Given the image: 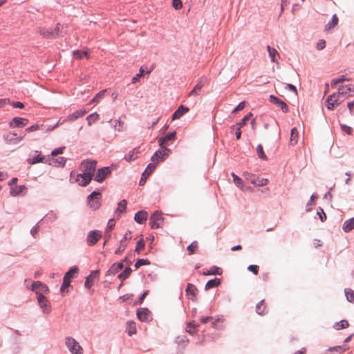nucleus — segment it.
Instances as JSON below:
<instances>
[{"label":"nucleus","instance_id":"f257e3e1","mask_svg":"<svg viewBox=\"0 0 354 354\" xmlns=\"http://www.w3.org/2000/svg\"><path fill=\"white\" fill-rule=\"evenodd\" d=\"M102 194L98 191H94L90 194L87 197V203L91 209L93 210L97 209L100 205V200Z\"/></svg>","mask_w":354,"mask_h":354},{"label":"nucleus","instance_id":"f03ea898","mask_svg":"<svg viewBox=\"0 0 354 354\" xmlns=\"http://www.w3.org/2000/svg\"><path fill=\"white\" fill-rule=\"evenodd\" d=\"M65 344L70 352L73 354H82V348L80 344L73 337H67L65 339Z\"/></svg>","mask_w":354,"mask_h":354},{"label":"nucleus","instance_id":"7ed1b4c3","mask_svg":"<svg viewBox=\"0 0 354 354\" xmlns=\"http://www.w3.org/2000/svg\"><path fill=\"white\" fill-rule=\"evenodd\" d=\"M97 161L95 160H84L81 162L82 174L93 175L96 169Z\"/></svg>","mask_w":354,"mask_h":354},{"label":"nucleus","instance_id":"20e7f679","mask_svg":"<svg viewBox=\"0 0 354 354\" xmlns=\"http://www.w3.org/2000/svg\"><path fill=\"white\" fill-rule=\"evenodd\" d=\"M78 270L79 269L77 266H73L65 273L63 277V283L60 288L61 290H63L64 288H66L70 286L71 280L73 277V274L77 273Z\"/></svg>","mask_w":354,"mask_h":354},{"label":"nucleus","instance_id":"39448f33","mask_svg":"<svg viewBox=\"0 0 354 354\" xmlns=\"http://www.w3.org/2000/svg\"><path fill=\"white\" fill-rule=\"evenodd\" d=\"M37 299L43 313L45 314H49L51 311V306L48 299L43 294H38Z\"/></svg>","mask_w":354,"mask_h":354},{"label":"nucleus","instance_id":"423d86ee","mask_svg":"<svg viewBox=\"0 0 354 354\" xmlns=\"http://www.w3.org/2000/svg\"><path fill=\"white\" fill-rule=\"evenodd\" d=\"M162 214L158 212H156L152 214L149 218V225L152 229H158L160 227L161 223L162 222Z\"/></svg>","mask_w":354,"mask_h":354},{"label":"nucleus","instance_id":"0eeeda50","mask_svg":"<svg viewBox=\"0 0 354 354\" xmlns=\"http://www.w3.org/2000/svg\"><path fill=\"white\" fill-rule=\"evenodd\" d=\"M102 237V232L100 230L90 231L86 237V242L88 245H94Z\"/></svg>","mask_w":354,"mask_h":354},{"label":"nucleus","instance_id":"6e6552de","mask_svg":"<svg viewBox=\"0 0 354 354\" xmlns=\"http://www.w3.org/2000/svg\"><path fill=\"white\" fill-rule=\"evenodd\" d=\"M137 317L141 322H149L151 319V313L147 308H140L137 310Z\"/></svg>","mask_w":354,"mask_h":354},{"label":"nucleus","instance_id":"1a4fd4ad","mask_svg":"<svg viewBox=\"0 0 354 354\" xmlns=\"http://www.w3.org/2000/svg\"><path fill=\"white\" fill-rule=\"evenodd\" d=\"M111 169L110 167H104L99 169L94 177V179L97 183H102L106 178L110 175Z\"/></svg>","mask_w":354,"mask_h":354},{"label":"nucleus","instance_id":"9d476101","mask_svg":"<svg viewBox=\"0 0 354 354\" xmlns=\"http://www.w3.org/2000/svg\"><path fill=\"white\" fill-rule=\"evenodd\" d=\"M31 290L35 291L38 296V294L48 293L49 289L48 286L39 281H34L31 285Z\"/></svg>","mask_w":354,"mask_h":354},{"label":"nucleus","instance_id":"9b49d317","mask_svg":"<svg viewBox=\"0 0 354 354\" xmlns=\"http://www.w3.org/2000/svg\"><path fill=\"white\" fill-rule=\"evenodd\" d=\"M207 82V78L205 76H202L198 80L197 84L194 86L193 89L189 93L188 96H196L199 95L201 88Z\"/></svg>","mask_w":354,"mask_h":354},{"label":"nucleus","instance_id":"f8f14e48","mask_svg":"<svg viewBox=\"0 0 354 354\" xmlns=\"http://www.w3.org/2000/svg\"><path fill=\"white\" fill-rule=\"evenodd\" d=\"M338 95H342L345 97L354 96V86L352 84L339 86L338 87Z\"/></svg>","mask_w":354,"mask_h":354},{"label":"nucleus","instance_id":"ddd939ff","mask_svg":"<svg viewBox=\"0 0 354 354\" xmlns=\"http://www.w3.org/2000/svg\"><path fill=\"white\" fill-rule=\"evenodd\" d=\"M337 94L333 93L329 95L326 99V107L328 110H333L336 106H337L341 101H339V97Z\"/></svg>","mask_w":354,"mask_h":354},{"label":"nucleus","instance_id":"4468645a","mask_svg":"<svg viewBox=\"0 0 354 354\" xmlns=\"http://www.w3.org/2000/svg\"><path fill=\"white\" fill-rule=\"evenodd\" d=\"M131 232L130 231L125 233L123 238L120 240L118 248L115 252V254L120 255L124 251L128 244V241L131 239Z\"/></svg>","mask_w":354,"mask_h":354},{"label":"nucleus","instance_id":"2eb2a0df","mask_svg":"<svg viewBox=\"0 0 354 354\" xmlns=\"http://www.w3.org/2000/svg\"><path fill=\"white\" fill-rule=\"evenodd\" d=\"M270 102L275 104L278 108H279L283 113H286L288 111V105L277 97L273 95H270Z\"/></svg>","mask_w":354,"mask_h":354},{"label":"nucleus","instance_id":"dca6fc26","mask_svg":"<svg viewBox=\"0 0 354 354\" xmlns=\"http://www.w3.org/2000/svg\"><path fill=\"white\" fill-rule=\"evenodd\" d=\"M156 168V165L153 163H149L148 164L147 168L142 173V177L140 180L139 184L140 185H144L145 183L147 178L151 175V174L153 172V171Z\"/></svg>","mask_w":354,"mask_h":354},{"label":"nucleus","instance_id":"f3484780","mask_svg":"<svg viewBox=\"0 0 354 354\" xmlns=\"http://www.w3.org/2000/svg\"><path fill=\"white\" fill-rule=\"evenodd\" d=\"M27 193V187L22 185H15L10 188V195L12 196H17L19 195L24 196Z\"/></svg>","mask_w":354,"mask_h":354},{"label":"nucleus","instance_id":"a211bd4d","mask_svg":"<svg viewBox=\"0 0 354 354\" xmlns=\"http://www.w3.org/2000/svg\"><path fill=\"white\" fill-rule=\"evenodd\" d=\"M100 271L99 270H93L91 272L89 275L86 278L84 286L86 288H90L93 286L94 283V279L99 277Z\"/></svg>","mask_w":354,"mask_h":354},{"label":"nucleus","instance_id":"6ab92c4d","mask_svg":"<svg viewBox=\"0 0 354 354\" xmlns=\"http://www.w3.org/2000/svg\"><path fill=\"white\" fill-rule=\"evenodd\" d=\"M4 139L8 143L17 144L24 139V136H18L17 133L10 132L6 135H4Z\"/></svg>","mask_w":354,"mask_h":354},{"label":"nucleus","instance_id":"aec40b11","mask_svg":"<svg viewBox=\"0 0 354 354\" xmlns=\"http://www.w3.org/2000/svg\"><path fill=\"white\" fill-rule=\"evenodd\" d=\"M28 119L15 117L9 123V125L11 128L23 127H25L28 124Z\"/></svg>","mask_w":354,"mask_h":354},{"label":"nucleus","instance_id":"412c9836","mask_svg":"<svg viewBox=\"0 0 354 354\" xmlns=\"http://www.w3.org/2000/svg\"><path fill=\"white\" fill-rule=\"evenodd\" d=\"M176 132L174 131L173 132L169 133L168 134H167L166 136H165L163 137L159 138L158 141V145L160 147V148H162L163 145H168L167 144L168 141L174 140L176 138Z\"/></svg>","mask_w":354,"mask_h":354},{"label":"nucleus","instance_id":"4be33fe9","mask_svg":"<svg viewBox=\"0 0 354 354\" xmlns=\"http://www.w3.org/2000/svg\"><path fill=\"white\" fill-rule=\"evenodd\" d=\"M124 267L122 262L115 263L106 271V276H113L120 271Z\"/></svg>","mask_w":354,"mask_h":354},{"label":"nucleus","instance_id":"5701e85b","mask_svg":"<svg viewBox=\"0 0 354 354\" xmlns=\"http://www.w3.org/2000/svg\"><path fill=\"white\" fill-rule=\"evenodd\" d=\"M114 226H115L114 220L113 218L109 219L107 223V226L106 227L105 232H104V238L105 241L104 243V245L106 243V242L111 238V232Z\"/></svg>","mask_w":354,"mask_h":354},{"label":"nucleus","instance_id":"b1692460","mask_svg":"<svg viewBox=\"0 0 354 354\" xmlns=\"http://www.w3.org/2000/svg\"><path fill=\"white\" fill-rule=\"evenodd\" d=\"M188 111H189L188 107L183 106V105H180L178 108V109L173 113V115L171 116V120H175L179 119L180 118H181L184 114H185Z\"/></svg>","mask_w":354,"mask_h":354},{"label":"nucleus","instance_id":"393cba45","mask_svg":"<svg viewBox=\"0 0 354 354\" xmlns=\"http://www.w3.org/2000/svg\"><path fill=\"white\" fill-rule=\"evenodd\" d=\"M147 218V212L144 210H140L136 213L134 216V220L139 224H143L145 223Z\"/></svg>","mask_w":354,"mask_h":354},{"label":"nucleus","instance_id":"a878e982","mask_svg":"<svg viewBox=\"0 0 354 354\" xmlns=\"http://www.w3.org/2000/svg\"><path fill=\"white\" fill-rule=\"evenodd\" d=\"M267 50L271 62L277 63V59L280 57L278 51L275 48H272L270 46H267Z\"/></svg>","mask_w":354,"mask_h":354},{"label":"nucleus","instance_id":"bb28decb","mask_svg":"<svg viewBox=\"0 0 354 354\" xmlns=\"http://www.w3.org/2000/svg\"><path fill=\"white\" fill-rule=\"evenodd\" d=\"M86 111L84 109L77 110L72 114L68 115V121H75L78 118L83 117L86 114Z\"/></svg>","mask_w":354,"mask_h":354},{"label":"nucleus","instance_id":"cd10ccee","mask_svg":"<svg viewBox=\"0 0 354 354\" xmlns=\"http://www.w3.org/2000/svg\"><path fill=\"white\" fill-rule=\"evenodd\" d=\"M354 229V218L345 221L342 225V230L344 232H349Z\"/></svg>","mask_w":354,"mask_h":354},{"label":"nucleus","instance_id":"c85d7f7f","mask_svg":"<svg viewBox=\"0 0 354 354\" xmlns=\"http://www.w3.org/2000/svg\"><path fill=\"white\" fill-rule=\"evenodd\" d=\"M93 175L86 174H80L78 175V177L82 178V181L80 183L81 186L85 187L92 180Z\"/></svg>","mask_w":354,"mask_h":354},{"label":"nucleus","instance_id":"c756f323","mask_svg":"<svg viewBox=\"0 0 354 354\" xmlns=\"http://www.w3.org/2000/svg\"><path fill=\"white\" fill-rule=\"evenodd\" d=\"M221 284V279L218 278H214L209 280L205 286V290H209L211 288L218 286Z\"/></svg>","mask_w":354,"mask_h":354},{"label":"nucleus","instance_id":"7c9ffc66","mask_svg":"<svg viewBox=\"0 0 354 354\" xmlns=\"http://www.w3.org/2000/svg\"><path fill=\"white\" fill-rule=\"evenodd\" d=\"M35 153H38L36 157L28 159V162L30 165L36 164L38 162H42L45 160V157L42 156L38 151H35Z\"/></svg>","mask_w":354,"mask_h":354},{"label":"nucleus","instance_id":"2f4dec72","mask_svg":"<svg viewBox=\"0 0 354 354\" xmlns=\"http://www.w3.org/2000/svg\"><path fill=\"white\" fill-rule=\"evenodd\" d=\"M138 153V150L136 148H134L133 150L130 151L127 155H125V160L127 162H131L137 159Z\"/></svg>","mask_w":354,"mask_h":354},{"label":"nucleus","instance_id":"473e14b6","mask_svg":"<svg viewBox=\"0 0 354 354\" xmlns=\"http://www.w3.org/2000/svg\"><path fill=\"white\" fill-rule=\"evenodd\" d=\"M222 269L216 266H213L210 268V269L209 270H207V272H203V274L204 275H214V274H218V275H221L222 274Z\"/></svg>","mask_w":354,"mask_h":354},{"label":"nucleus","instance_id":"72a5a7b5","mask_svg":"<svg viewBox=\"0 0 354 354\" xmlns=\"http://www.w3.org/2000/svg\"><path fill=\"white\" fill-rule=\"evenodd\" d=\"M299 139V133L296 127H293L290 132V144L295 145L297 143Z\"/></svg>","mask_w":354,"mask_h":354},{"label":"nucleus","instance_id":"f704fd0d","mask_svg":"<svg viewBox=\"0 0 354 354\" xmlns=\"http://www.w3.org/2000/svg\"><path fill=\"white\" fill-rule=\"evenodd\" d=\"M338 23V18L336 15H333L330 21L328 22L324 28V30L328 31L335 26H336Z\"/></svg>","mask_w":354,"mask_h":354},{"label":"nucleus","instance_id":"c9c22d12","mask_svg":"<svg viewBox=\"0 0 354 354\" xmlns=\"http://www.w3.org/2000/svg\"><path fill=\"white\" fill-rule=\"evenodd\" d=\"M127 201L125 199L120 201L115 209V214H120L125 212L127 208Z\"/></svg>","mask_w":354,"mask_h":354},{"label":"nucleus","instance_id":"e433bc0d","mask_svg":"<svg viewBox=\"0 0 354 354\" xmlns=\"http://www.w3.org/2000/svg\"><path fill=\"white\" fill-rule=\"evenodd\" d=\"M132 272V269L129 267H127L118 276L120 280L122 281L127 279Z\"/></svg>","mask_w":354,"mask_h":354},{"label":"nucleus","instance_id":"4c0bfd02","mask_svg":"<svg viewBox=\"0 0 354 354\" xmlns=\"http://www.w3.org/2000/svg\"><path fill=\"white\" fill-rule=\"evenodd\" d=\"M151 160L153 162L152 163L156 165L159 162L162 161L164 158L161 156L160 151H156L151 156Z\"/></svg>","mask_w":354,"mask_h":354},{"label":"nucleus","instance_id":"58836bf2","mask_svg":"<svg viewBox=\"0 0 354 354\" xmlns=\"http://www.w3.org/2000/svg\"><path fill=\"white\" fill-rule=\"evenodd\" d=\"M39 33L46 38H54L56 37V33L46 28H40Z\"/></svg>","mask_w":354,"mask_h":354},{"label":"nucleus","instance_id":"ea45409f","mask_svg":"<svg viewBox=\"0 0 354 354\" xmlns=\"http://www.w3.org/2000/svg\"><path fill=\"white\" fill-rule=\"evenodd\" d=\"M266 310V306L264 305V300H261L257 305H256V312L257 314L262 315L265 313Z\"/></svg>","mask_w":354,"mask_h":354},{"label":"nucleus","instance_id":"a19ab883","mask_svg":"<svg viewBox=\"0 0 354 354\" xmlns=\"http://www.w3.org/2000/svg\"><path fill=\"white\" fill-rule=\"evenodd\" d=\"M348 326H349V324H348V321L342 319L340 322L335 323L334 325V328L336 330H339L341 329L346 328L348 327Z\"/></svg>","mask_w":354,"mask_h":354},{"label":"nucleus","instance_id":"79ce46f5","mask_svg":"<svg viewBox=\"0 0 354 354\" xmlns=\"http://www.w3.org/2000/svg\"><path fill=\"white\" fill-rule=\"evenodd\" d=\"M46 221L48 222L53 223L57 219V215L53 211H49L44 216Z\"/></svg>","mask_w":354,"mask_h":354},{"label":"nucleus","instance_id":"37998d69","mask_svg":"<svg viewBox=\"0 0 354 354\" xmlns=\"http://www.w3.org/2000/svg\"><path fill=\"white\" fill-rule=\"evenodd\" d=\"M189 339L186 336H178L176 339V343L178 345H181L183 347H185L188 344Z\"/></svg>","mask_w":354,"mask_h":354},{"label":"nucleus","instance_id":"c03bdc74","mask_svg":"<svg viewBox=\"0 0 354 354\" xmlns=\"http://www.w3.org/2000/svg\"><path fill=\"white\" fill-rule=\"evenodd\" d=\"M197 288L192 283H188L185 292L187 295L196 296Z\"/></svg>","mask_w":354,"mask_h":354},{"label":"nucleus","instance_id":"a18cd8bd","mask_svg":"<svg viewBox=\"0 0 354 354\" xmlns=\"http://www.w3.org/2000/svg\"><path fill=\"white\" fill-rule=\"evenodd\" d=\"M348 349V346H346V345H342V346H335L330 347L328 348V351H336L339 353H342Z\"/></svg>","mask_w":354,"mask_h":354},{"label":"nucleus","instance_id":"49530a36","mask_svg":"<svg viewBox=\"0 0 354 354\" xmlns=\"http://www.w3.org/2000/svg\"><path fill=\"white\" fill-rule=\"evenodd\" d=\"M257 153L259 158L262 160H267V156L263 152V146L261 144H259L257 147Z\"/></svg>","mask_w":354,"mask_h":354},{"label":"nucleus","instance_id":"de8ad7c7","mask_svg":"<svg viewBox=\"0 0 354 354\" xmlns=\"http://www.w3.org/2000/svg\"><path fill=\"white\" fill-rule=\"evenodd\" d=\"M345 295L346 297L347 300L349 302H353L354 301V290H353L351 288H346L344 290Z\"/></svg>","mask_w":354,"mask_h":354},{"label":"nucleus","instance_id":"09e8293b","mask_svg":"<svg viewBox=\"0 0 354 354\" xmlns=\"http://www.w3.org/2000/svg\"><path fill=\"white\" fill-rule=\"evenodd\" d=\"M198 248V242L196 241H193L187 248L189 255L194 254L196 249Z\"/></svg>","mask_w":354,"mask_h":354},{"label":"nucleus","instance_id":"8fccbe9b","mask_svg":"<svg viewBox=\"0 0 354 354\" xmlns=\"http://www.w3.org/2000/svg\"><path fill=\"white\" fill-rule=\"evenodd\" d=\"M348 80L345 75H341L338 78H334L331 81V86H335L338 83Z\"/></svg>","mask_w":354,"mask_h":354},{"label":"nucleus","instance_id":"3c124183","mask_svg":"<svg viewBox=\"0 0 354 354\" xmlns=\"http://www.w3.org/2000/svg\"><path fill=\"white\" fill-rule=\"evenodd\" d=\"M66 158L64 157H58L54 160V165L57 167H64L66 164Z\"/></svg>","mask_w":354,"mask_h":354},{"label":"nucleus","instance_id":"603ef678","mask_svg":"<svg viewBox=\"0 0 354 354\" xmlns=\"http://www.w3.org/2000/svg\"><path fill=\"white\" fill-rule=\"evenodd\" d=\"M149 264H150V262L149 260L145 259H140L134 264V268H135V269H138L142 266L149 265Z\"/></svg>","mask_w":354,"mask_h":354},{"label":"nucleus","instance_id":"864d4df0","mask_svg":"<svg viewBox=\"0 0 354 354\" xmlns=\"http://www.w3.org/2000/svg\"><path fill=\"white\" fill-rule=\"evenodd\" d=\"M73 54L76 59H82L83 57L87 55V52L80 50H76L73 51Z\"/></svg>","mask_w":354,"mask_h":354},{"label":"nucleus","instance_id":"5fc2aeb1","mask_svg":"<svg viewBox=\"0 0 354 354\" xmlns=\"http://www.w3.org/2000/svg\"><path fill=\"white\" fill-rule=\"evenodd\" d=\"M232 176L233 177V180H234V184L238 187H242L243 186V180L241 178H239L238 176H236L234 173H232Z\"/></svg>","mask_w":354,"mask_h":354},{"label":"nucleus","instance_id":"6e6d98bb","mask_svg":"<svg viewBox=\"0 0 354 354\" xmlns=\"http://www.w3.org/2000/svg\"><path fill=\"white\" fill-rule=\"evenodd\" d=\"M252 115L251 113L247 114L244 116V118L236 125L239 126V127H243L244 125H245L247 121L250 118V117Z\"/></svg>","mask_w":354,"mask_h":354},{"label":"nucleus","instance_id":"4d7b16f0","mask_svg":"<svg viewBox=\"0 0 354 354\" xmlns=\"http://www.w3.org/2000/svg\"><path fill=\"white\" fill-rule=\"evenodd\" d=\"M316 198H317V195L315 194H313L310 196V201L307 203L306 207L307 212H309L311 210V205H313L314 204L313 201Z\"/></svg>","mask_w":354,"mask_h":354},{"label":"nucleus","instance_id":"13d9d810","mask_svg":"<svg viewBox=\"0 0 354 354\" xmlns=\"http://www.w3.org/2000/svg\"><path fill=\"white\" fill-rule=\"evenodd\" d=\"M145 246V241H143V239H140L138 242H137V245H136V249H135V252H140V250L143 249Z\"/></svg>","mask_w":354,"mask_h":354},{"label":"nucleus","instance_id":"bf43d9fd","mask_svg":"<svg viewBox=\"0 0 354 354\" xmlns=\"http://www.w3.org/2000/svg\"><path fill=\"white\" fill-rule=\"evenodd\" d=\"M143 73H144V69L142 68V67H141L140 68L139 73L132 78L131 82L133 84L137 82L139 80V79L143 75Z\"/></svg>","mask_w":354,"mask_h":354},{"label":"nucleus","instance_id":"052dcab7","mask_svg":"<svg viewBox=\"0 0 354 354\" xmlns=\"http://www.w3.org/2000/svg\"><path fill=\"white\" fill-rule=\"evenodd\" d=\"M230 129L232 130V129H236V131H235V135H236V138L237 140L240 139L241 138V127H239V126H236V125H232L231 126Z\"/></svg>","mask_w":354,"mask_h":354},{"label":"nucleus","instance_id":"680f3d73","mask_svg":"<svg viewBox=\"0 0 354 354\" xmlns=\"http://www.w3.org/2000/svg\"><path fill=\"white\" fill-rule=\"evenodd\" d=\"M136 333V328L135 326V324L133 322H129V329H128V334L129 335H132L133 334H135Z\"/></svg>","mask_w":354,"mask_h":354},{"label":"nucleus","instance_id":"e2e57ef3","mask_svg":"<svg viewBox=\"0 0 354 354\" xmlns=\"http://www.w3.org/2000/svg\"><path fill=\"white\" fill-rule=\"evenodd\" d=\"M106 92V90H102L100 91L93 98L92 102H98L99 100L102 98L104 93Z\"/></svg>","mask_w":354,"mask_h":354},{"label":"nucleus","instance_id":"0e129e2a","mask_svg":"<svg viewBox=\"0 0 354 354\" xmlns=\"http://www.w3.org/2000/svg\"><path fill=\"white\" fill-rule=\"evenodd\" d=\"M268 180L267 178H259L257 180L256 185L257 186L263 187L268 184Z\"/></svg>","mask_w":354,"mask_h":354},{"label":"nucleus","instance_id":"69168bd1","mask_svg":"<svg viewBox=\"0 0 354 354\" xmlns=\"http://www.w3.org/2000/svg\"><path fill=\"white\" fill-rule=\"evenodd\" d=\"M245 106V102L244 101L241 102L232 111V113L243 110Z\"/></svg>","mask_w":354,"mask_h":354},{"label":"nucleus","instance_id":"338daca9","mask_svg":"<svg viewBox=\"0 0 354 354\" xmlns=\"http://www.w3.org/2000/svg\"><path fill=\"white\" fill-rule=\"evenodd\" d=\"M158 151H160L161 156L164 158L165 156H169V154L171 152V150L168 148H167L165 145L162 146V148L159 149Z\"/></svg>","mask_w":354,"mask_h":354},{"label":"nucleus","instance_id":"774afa93","mask_svg":"<svg viewBox=\"0 0 354 354\" xmlns=\"http://www.w3.org/2000/svg\"><path fill=\"white\" fill-rule=\"evenodd\" d=\"M325 47H326V41L324 39L319 40L316 44V48L319 50H323Z\"/></svg>","mask_w":354,"mask_h":354}]
</instances>
